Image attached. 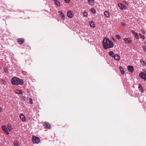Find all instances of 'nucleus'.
Instances as JSON below:
<instances>
[{"instance_id":"c9c22d12","label":"nucleus","mask_w":146,"mask_h":146,"mask_svg":"<svg viewBox=\"0 0 146 146\" xmlns=\"http://www.w3.org/2000/svg\"><path fill=\"white\" fill-rule=\"evenodd\" d=\"M2 82L3 83V84H5V82H4V81L3 80H2Z\"/></svg>"},{"instance_id":"2f4dec72","label":"nucleus","mask_w":146,"mask_h":146,"mask_svg":"<svg viewBox=\"0 0 146 146\" xmlns=\"http://www.w3.org/2000/svg\"><path fill=\"white\" fill-rule=\"evenodd\" d=\"M141 32L143 33V34H145V30H144L143 29H141Z\"/></svg>"},{"instance_id":"9b49d317","label":"nucleus","mask_w":146,"mask_h":146,"mask_svg":"<svg viewBox=\"0 0 146 146\" xmlns=\"http://www.w3.org/2000/svg\"><path fill=\"white\" fill-rule=\"evenodd\" d=\"M20 118L23 121H26V117L22 113L20 114Z\"/></svg>"},{"instance_id":"393cba45","label":"nucleus","mask_w":146,"mask_h":146,"mask_svg":"<svg viewBox=\"0 0 146 146\" xmlns=\"http://www.w3.org/2000/svg\"><path fill=\"white\" fill-rule=\"evenodd\" d=\"M55 4L57 6H60V3L58 1H55Z\"/></svg>"},{"instance_id":"dca6fc26","label":"nucleus","mask_w":146,"mask_h":146,"mask_svg":"<svg viewBox=\"0 0 146 146\" xmlns=\"http://www.w3.org/2000/svg\"><path fill=\"white\" fill-rule=\"evenodd\" d=\"M59 15L62 17L63 19L64 20V18L63 17H64V14L62 13V12L60 11H59L58 12Z\"/></svg>"},{"instance_id":"4468645a","label":"nucleus","mask_w":146,"mask_h":146,"mask_svg":"<svg viewBox=\"0 0 146 146\" xmlns=\"http://www.w3.org/2000/svg\"><path fill=\"white\" fill-rule=\"evenodd\" d=\"M113 58H114V59L115 60L118 61L120 59V56L119 55H117V54H116L115 55H114Z\"/></svg>"},{"instance_id":"1a4fd4ad","label":"nucleus","mask_w":146,"mask_h":146,"mask_svg":"<svg viewBox=\"0 0 146 146\" xmlns=\"http://www.w3.org/2000/svg\"><path fill=\"white\" fill-rule=\"evenodd\" d=\"M67 14L68 17L70 18H72L74 15L73 13L70 11H68L67 13Z\"/></svg>"},{"instance_id":"f704fd0d","label":"nucleus","mask_w":146,"mask_h":146,"mask_svg":"<svg viewBox=\"0 0 146 146\" xmlns=\"http://www.w3.org/2000/svg\"><path fill=\"white\" fill-rule=\"evenodd\" d=\"M141 62L142 63V64H145V62L144 61H141Z\"/></svg>"},{"instance_id":"c85d7f7f","label":"nucleus","mask_w":146,"mask_h":146,"mask_svg":"<svg viewBox=\"0 0 146 146\" xmlns=\"http://www.w3.org/2000/svg\"><path fill=\"white\" fill-rule=\"evenodd\" d=\"M115 36L118 39H120L121 38L120 36L118 35H116Z\"/></svg>"},{"instance_id":"9d476101","label":"nucleus","mask_w":146,"mask_h":146,"mask_svg":"<svg viewBox=\"0 0 146 146\" xmlns=\"http://www.w3.org/2000/svg\"><path fill=\"white\" fill-rule=\"evenodd\" d=\"M127 69L128 71L131 72H133L134 70V67L132 66H128Z\"/></svg>"},{"instance_id":"423d86ee","label":"nucleus","mask_w":146,"mask_h":146,"mask_svg":"<svg viewBox=\"0 0 146 146\" xmlns=\"http://www.w3.org/2000/svg\"><path fill=\"white\" fill-rule=\"evenodd\" d=\"M44 127L46 129H50L51 127L50 123L46 122H44Z\"/></svg>"},{"instance_id":"20e7f679","label":"nucleus","mask_w":146,"mask_h":146,"mask_svg":"<svg viewBox=\"0 0 146 146\" xmlns=\"http://www.w3.org/2000/svg\"><path fill=\"white\" fill-rule=\"evenodd\" d=\"M118 6L119 7L120 9L122 10H125L126 9V7L123 4L119 3H118Z\"/></svg>"},{"instance_id":"7ed1b4c3","label":"nucleus","mask_w":146,"mask_h":146,"mask_svg":"<svg viewBox=\"0 0 146 146\" xmlns=\"http://www.w3.org/2000/svg\"><path fill=\"white\" fill-rule=\"evenodd\" d=\"M32 140L34 143L38 144L40 142V139L37 137L33 136Z\"/></svg>"},{"instance_id":"7c9ffc66","label":"nucleus","mask_w":146,"mask_h":146,"mask_svg":"<svg viewBox=\"0 0 146 146\" xmlns=\"http://www.w3.org/2000/svg\"><path fill=\"white\" fill-rule=\"evenodd\" d=\"M33 100L31 98H29V101L30 102V103L31 104H32L33 103V102H32Z\"/></svg>"},{"instance_id":"412c9836","label":"nucleus","mask_w":146,"mask_h":146,"mask_svg":"<svg viewBox=\"0 0 146 146\" xmlns=\"http://www.w3.org/2000/svg\"><path fill=\"white\" fill-rule=\"evenodd\" d=\"M8 129L9 131H11L12 130V129L11 128V126L10 124H8L7 126Z\"/></svg>"},{"instance_id":"ea45409f","label":"nucleus","mask_w":146,"mask_h":146,"mask_svg":"<svg viewBox=\"0 0 146 146\" xmlns=\"http://www.w3.org/2000/svg\"><path fill=\"white\" fill-rule=\"evenodd\" d=\"M122 25L123 26H124L125 25V24H122Z\"/></svg>"},{"instance_id":"f03ea898","label":"nucleus","mask_w":146,"mask_h":146,"mask_svg":"<svg viewBox=\"0 0 146 146\" xmlns=\"http://www.w3.org/2000/svg\"><path fill=\"white\" fill-rule=\"evenodd\" d=\"M11 81L12 84L13 85H22L23 83V80L16 77L13 78Z\"/></svg>"},{"instance_id":"c756f323","label":"nucleus","mask_w":146,"mask_h":146,"mask_svg":"<svg viewBox=\"0 0 146 146\" xmlns=\"http://www.w3.org/2000/svg\"><path fill=\"white\" fill-rule=\"evenodd\" d=\"M143 48L144 51H146V45L144 46L143 47Z\"/></svg>"},{"instance_id":"cd10ccee","label":"nucleus","mask_w":146,"mask_h":146,"mask_svg":"<svg viewBox=\"0 0 146 146\" xmlns=\"http://www.w3.org/2000/svg\"><path fill=\"white\" fill-rule=\"evenodd\" d=\"M4 70L6 73H7L8 72V70L6 67L4 68Z\"/></svg>"},{"instance_id":"39448f33","label":"nucleus","mask_w":146,"mask_h":146,"mask_svg":"<svg viewBox=\"0 0 146 146\" xmlns=\"http://www.w3.org/2000/svg\"><path fill=\"white\" fill-rule=\"evenodd\" d=\"M123 40L126 44L131 43L132 42V40L129 38H125L123 39Z\"/></svg>"},{"instance_id":"2eb2a0df","label":"nucleus","mask_w":146,"mask_h":146,"mask_svg":"<svg viewBox=\"0 0 146 146\" xmlns=\"http://www.w3.org/2000/svg\"><path fill=\"white\" fill-rule=\"evenodd\" d=\"M119 70L121 73L123 75L125 73V72L123 70V68L121 66L119 67Z\"/></svg>"},{"instance_id":"e433bc0d","label":"nucleus","mask_w":146,"mask_h":146,"mask_svg":"<svg viewBox=\"0 0 146 146\" xmlns=\"http://www.w3.org/2000/svg\"><path fill=\"white\" fill-rule=\"evenodd\" d=\"M132 33H133L134 34L135 33V32L134 31H133V30L132 31Z\"/></svg>"},{"instance_id":"6ab92c4d","label":"nucleus","mask_w":146,"mask_h":146,"mask_svg":"<svg viewBox=\"0 0 146 146\" xmlns=\"http://www.w3.org/2000/svg\"><path fill=\"white\" fill-rule=\"evenodd\" d=\"M109 55L113 57L114 56V53L112 51H110L109 52Z\"/></svg>"},{"instance_id":"ddd939ff","label":"nucleus","mask_w":146,"mask_h":146,"mask_svg":"<svg viewBox=\"0 0 146 146\" xmlns=\"http://www.w3.org/2000/svg\"><path fill=\"white\" fill-rule=\"evenodd\" d=\"M104 14L105 16L107 18H109L110 17V13L107 11H106L104 12Z\"/></svg>"},{"instance_id":"bb28decb","label":"nucleus","mask_w":146,"mask_h":146,"mask_svg":"<svg viewBox=\"0 0 146 146\" xmlns=\"http://www.w3.org/2000/svg\"><path fill=\"white\" fill-rule=\"evenodd\" d=\"M140 37L143 40L145 38V36L144 35H142L141 34H139Z\"/></svg>"},{"instance_id":"b1692460","label":"nucleus","mask_w":146,"mask_h":146,"mask_svg":"<svg viewBox=\"0 0 146 146\" xmlns=\"http://www.w3.org/2000/svg\"><path fill=\"white\" fill-rule=\"evenodd\" d=\"M83 16L84 17H88V14L87 12H84L83 13Z\"/></svg>"},{"instance_id":"a211bd4d","label":"nucleus","mask_w":146,"mask_h":146,"mask_svg":"<svg viewBox=\"0 0 146 146\" xmlns=\"http://www.w3.org/2000/svg\"><path fill=\"white\" fill-rule=\"evenodd\" d=\"M16 93L17 94H23L22 91L21 90H16Z\"/></svg>"},{"instance_id":"58836bf2","label":"nucleus","mask_w":146,"mask_h":146,"mask_svg":"<svg viewBox=\"0 0 146 146\" xmlns=\"http://www.w3.org/2000/svg\"><path fill=\"white\" fill-rule=\"evenodd\" d=\"M125 4H127V5H128V4L127 3V2L125 1Z\"/></svg>"},{"instance_id":"0eeeda50","label":"nucleus","mask_w":146,"mask_h":146,"mask_svg":"<svg viewBox=\"0 0 146 146\" xmlns=\"http://www.w3.org/2000/svg\"><path fill=\"white\" fill-rule=\"evenodd\" d=\"M139 76L142 79L146 81V75L143 72H141L139 74Z\"/></svg>"},{"instance_id":"f3484780","label":"nucleus","mask_w":146,"mask_h":146,"mask_svg":"<svg viewBox=\"0 0 146 146\" xmlns=\"http://www.w3.org/2000/svg\"><path fill=\"white\" fill-rule=\"evenodd\" d=\"M18 42L20 44H22L24 42V40L22 38L19 39L18 40Z\"/></svg>"},{"instance_id":"72a5a7b5","label":"nucleus","mask_w":146,"mask_h":146,"mask_svg":"<svg viewBox=\"0 0 146 146\" xmlns=\"http://www.w3.org/2000/svg\"><path fill=\"white\" fill-rule=\"evenodd\" d=\"M135 37L136 38L138 39L139 38V36L137 34H136L135 35Z\"/></svg>"},{"instance_id":"6e6552de","label":"nucleus","mask_w":146,"mask_h":146,"mask_svg":"<svg viewBox=\"0 0 146 146\" xmlns=\"http://www.w3.org/2000/svg\"><path fill=\"white\" fill-rule=\"evenodd\" d=\"M3 130L5 133H6L7 135H9V133L8 132L7 129L5 125H3L2 126Z\"/></svg>"},{"instance_id":"f8f14e48","label":"nucleus","mask_w":146,"mask_h":146,"mask_svg":"<svg viewBox=\"0 0 146 146\" xmlns=\"http://www.w3.org/2000/svg\"><path fill=\"white\" fill-rule=\"evenodd\" d=\"M88 3L89 5H93L94 3V0H88Z\"/></svg>"},{"instance_id":"f257e3e1","label":"nucleus","mask_w":146,"mask_h":146,"mask_svg":"<svg viewBox=\"0 0 146 146\" xmlns=\"http://www.w3.org/2000/svg\"><path fill=\"white\" fill-rule=\"evenodd\" d=\"M102 44L104 48L105 49L112 48L114 46L112 42L107 38L104 39Z\"/></svg>"},{"instance_id":"4c0bfd02","label":"nucleus","mask_w":146,"mask_h":146,"mask_svg":"<svg viewBox=\"0 0 146 146\" xmlns=\"http://www.w3.org/2000/svg\"><path fill=\"white\" fill-rule=\"evenodd\" d=\"M2 110V108H1L0 107V113L1 112Z\"/></svg>"},{"instance_id":"473e14b6","label":"nucleus","mask_w":146,"mask_h":146,"mask_svg":"<svg viewBox=\"0 0 146 146\" xmlns=\"http://www.w3.org/2000/svg\"><path fill=\"white\" fill-rule=\"evenodd\" d=\"M70 0H64V1L67 3H69Z\"/></svg>"},{"instance_id":"5701e85b","label":"nucleus","mask_w":146,"mask_h":146,"mask_svg":"<svg viewBox=\"0 0 146 146\" xmlns=\"http://www.w3.org/2000/svg\"><path fill=\"white\" fill-rule=\"evenodd\" d=\"M138 88L139 89L141 90V92H143V89L142 87L141 86L140 84H139L138 86Z\"/></svg>"},{"instance_id":"4be33fe9","label":"nucleus","mask_w":146,"mask_h":146,"mask_svg":"<svg viewBox=\"0 0 146 146\" xmlns=\"http://www.w3.org/2000/svg\"><path fill=\"white\" fill-rule=\"evenodd\" d=\"M90 11L94 14L96 13L95 9L94 8H91L90 9Z\"/></svg>"},{"instance_id":"a878e982","label":"nucleus","mask_w":146,"mask_h":146,"mask_svg":"<svg viewBox=\"0 0 146 146\" xmlns=\"http://www.w3.org/2000/svg\"><path fill=\"white\" fill-rule=\"evenodd\" d=\"M14 145L15 146H18L19 145L18 142L16 141L14 143Z\"/></svg>"},{"instance_id":"aec40b11","label":"nucleus","mask_w":146,"mask_h":146,"mask_svg":"<svg viewBox=\"0 0 146 146\" xmlns=\"http://www.w3.org/2000/svg\"><path fill=\"white\" fill-rule=\"evenodd\" d=\"M90 27H95L94 23L92 21H91L90 22Z\"/></svg>"}]
</instances>
